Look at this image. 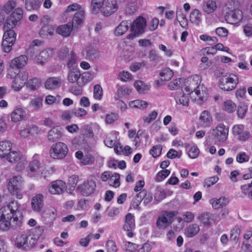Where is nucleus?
<instances>
[{"label":"nucleus","instance_id":"nucleus-1","mask_svg":"<svg viewBox=\"0 0 252 252\" xmlns=\"http://www.w3.org/2000/svg\"><path fill=\"white\" fill-rule=\"evenodd\" d=\"M19 204L13 200L0 209V230L7 231L10 227L20 226L22 224V214Z\"/></svg>","mask_w":252,"mask_h":252},{"label":"nucleus","instance_id":"nucleus-2","mask_svg":"<svg viewBox=\"0 0 252 252\" xmlns=\"http://www.w3.org/2000/svg\"><path fill=\"white\" fill-rule=\"evenodd\" d=\"M190 83L189 86H186L185 90L191 94V97L198 104H201L206 99V93L203 86L200 85L201 82L200 76L195 74L190 78Z\"/></svg>","mask_w":252,"mask_h":252},{"label":"nucleus","instance_id":"nucleus-3","mask_svg":"<svg viewBox=\"0 0 252 252\" xmlns=\"http://www.w3.org/2000/svg\"><path fill=\"white\" fill-rule=\"evenodd\" d=\"M23 179L20 176H15L9 179L7 189L13 195H15L17 199L22 198L23 195L21 191L23 188Z\"/></svg>","mask_w":252,"mask_h":252},{"label":"nucleus","instance_id":"nucleus-4","mask_svg":"<svg viewBox=\"0 0 252 252\" xmlns=\"http://www.w3.org/2000/svg\"><path fill=\"white\" fill-rule=\"evenodd\" d=\"M238 82L239 78L236 74L226 73L220 78L219 86L222 90L231 91L236 87Z\"/></svg>","mask_w":252,"mask_h":252},{"label":"nucleus","instance_id":"nucleus-5","mask_svg":"<svg viewBox=\"0 0 252 252\" xmlns=\"http://www.w3.org/2000/svg\"><path fill=\"white\" fill-rule=\"evenodd\" d=\"M68 148L67 146L62 142H57L51 147L49 154L50 157L55 159H63L67 155Z\"/></svg>","mask_w":252,"mask_h":252},{"label":"nucleus","instance_id":"nucleus-6","mask_svg":"<svg viewBox=\"0 0 252 252\" xmlns=\"http://www.w3.org/2000/svg\"><path fill=\"white\" fill-rule=\"evenodd\" d=\"M175 211H165L162 213L157 221V226L159 229H164L172 222L173 217L177 215Z\"/></svg>","mask_w":252,"mask_h":252},{"label":"nucleus","instance_id":"nucleus-7","mask_svg":"<svg viewBox=\"0 0 252 252\" xmlns=\"http://www.w3.org/2000/svg\"><path fill=\"white\" fill-rule=\"evenodd\" d=\"M5 32L3 36L2 47L3 51L6 53L9 52L14 45L16 39V33L13 30H4Z\"/></svg>","mask_w":252,"mask_h":252},{"label":"nucleus","instance_id":"nucleus-8","mask_svg":"<svg viewBox=\"0 0 252 252\" xmlns=\"http://www.w3.org/2000/svg\"><path fill=\"white\" fill-rule=\"evenodd\" d=\"M5 159L10 163H17V171L22 170L26 162V158L22 154L16 151H11Z\"/></svg>","mask_w":252,"mask_h":252},{"label":"nucleus","instance_id":"nucleus-9","mask_svg":"<svg viewBox=\"0 0 252 252\" xmlns=\"http://www.w3.org/2000/svg\"><path fill=\"white\" fill-rule=\"evenodd\" d=\"M212 135L214 139L220 142H223L227 139L229 128L223 124H220L212 130Z\"/></svg>","mask_w":252,"mask_h":252},{"label":"nucleus","instance_id":"nucleus-10","mask_svg":"<svg viewBox=\"0 0 252 252\" xmlns=\"http://www.w3.org/2000/svg\"><path fill=\"white\" fill-rule=\"evenodd\" d=\"M28 62V58L26 55H22L12 60L10 63V68L8 70V75L10 78L14 77L12 74L14 69H17V71L19 69L22 68L25 66Z\"/></svg>","mask_w":252,"mask_h":252},{"label":"nucleus","instance_id":"nucleus-11","mask_svg":"<svg viewBox=\"0 0 252 252\" xmlns=\"http://www.w3.org/2000/svg\"><path fill=\"white\" fill-rule=\"evenodd\" d=\"M130 31L136 34H141L145 32L147 21L142 16H138L132 23L131 22Z\"/></svg>","mask_w":252,"mask_h":252},{"label":"nucleus","instance_id":"nucleus-12","mask_svg":"<svg viewBox=\"0 0 252 252\" xmlns=\"http://www.w3.org/2000/svg\"><path fill=\"white\" fill-rule=\"evenodd\" d=\"M96 185L94 180H89L79 185L77 189L84 196H89L94 193L95 190Z\"/></svg>","mask_w":252,"mask_h":252},{"label":"nucleus","instance_id":"nucleus-13","mask_svg":"<svg viewBox=\"0 0 252 252\" xmlns=\"http://www.w3.org/2000/svg\"><path fill=\"white\" fill-rule=\"evenodd\" d=\"M28 73L26 71L19 72L14 76L12 82L11 87L16 91L20 90L25 85L28 79Z\"/></svg>","mask_w":252,"mask_h":252},{"label":"nucleus","instance_id":"nucleus-14","mask_svg":"<svg viewBox=\"0 0 252 252\" xmlns=\"http://www.w3.org/2000/svg\"><path fill=\"white\" fill-rule=\"evenodd\" d=\"M65 188V183L62 180H57L50 183L48 190L52 194H60L64 191Z\"/></svg>","mask_w":252,"mask_h":252},{"label":"nucleus","instance_id":"nucleus-15","mask_svg":"<svg viewBox=\"0 0 252 252\" xmlns=\"http://www.w3.org/2000/svg\"><path fill=\"white\" fill-rule=\"evenodd\" d=\"M118 8L116 0H105L101 13L104 16H109L116 12Z\"/></svg>","mask_w":252,"mask_h":252},{"label":"nucleus","instance_id":"nucleus-16","mask_svg":"<svg viewBox=\"0 0 252 252\" xmlns=\"http://www.w3.org/2000/svg\"><path fill=\"white\" fill-rule=\"evenodd\" d=\"M243 18L242 11L239 9H235L227 12L225 15V20L227 23L231 24H237Z\"/></svg>","mask_w":252,"mask_h":252},{"label":"nucleus","instance_id":"nucleus-17","mask_svg":"<svg viewBox=\"0 0 252 252\" xmlns=\"http://www.w3.org/2000/svg\"><path fill=\"white\" fill-rule=\"evenodd\" d=\"M38 155L35 154L29 163L27 168L28 175L31 177H34L35 173L41 168V164L38 160Z\"/></svg>","mask_w":252,"mask_h":252},{"label":"nucleus","instance_id":"nucleus-18","mask_svg":"<svg viewBox=\"0 0 252 252\" xmlns=\"http://www.w3.org/2000/svg\"><path fill=\"white\" fill-rule=\"evenodd\" d=\"M135 204H133V207L137 209L141 202L143 200L144 205H147L153 200L152 195L150 193H147L146 190H143L140 191L136 196Z\"/></svg>","mask_w":252,"mask_h":252},{"label":"nucleus","instance_id":"nucleus-19","mask_svg":"<svg viewBox=\"0 0 252 252\" xmlns=\"http://www.w3.org/2000/svg\"><path fill=\"white\" fill-rule=\"evenodd\" d=\"M63 136V129L62 127L54 126L48 132L47 138L48 141L54 142L61 139Z\"/></svg>","mask_w":252,"mask_h":252},{"label":"nucleus","instance_id":"nucleus-20","mask_svg":"<svg viewBox=\"0 0 252 252\" xmlns=\"http://www.w3.org/2000/svg\"><path fill=\"white\" fill-rule=\"evenodd\" d=\"M62 82L60 77H50L45 81L44 86L47 90H53L60 88Z\"/></svg>","mask_w":252,"mask_h":252},{"label":"nucleus","instance_id":"nucleus-21","mask_svg":"<svg viewBox=\"0 0 252 252\" xmlns=\"http://www.w3.org/2000/svg\"><path fill=\"white\" fill-rule=\"evenodd\" d=\"M218 8L217 1L215 0H204L202 4V11L206 14L213 13Z\"/></svg>","mask_w":252,"mask_h":252},{"label":"nucleus","instance_id":"nucleus-22","mask_svg":"<svg viewBox=\"0 0 252 252\" xmlns=\"http://www.w3.org/2000/svg\"><path fill=\"white\" fill-rule=\"evenodd\" d=\"M12 149V144L9 140L0 141V158H5Z\"/></svg>","mask_w":252,"mask_h":252},{"label":"nucleus","instance_id":"nucleus-23","mask_svg":"<svg viewBox=\"0 0 252 252\" xmlns=\"http://www.w3.org/2000/svg\"><path fill=\"white\" fill-rule=\"evenodd\" d=\"M52 55V50L50 49H45L41 51L36 56V62L38 64H43L49 61Z\"/></svg>","mask_w":252,"mask_h":252},{"label":"nucleus","instance_id":"nucleus-24","mask_svg":"<svg viewBox=\"0 0 252 252\" xmlns=\"http://www.w3.org/2000/svg\"><path fill=\"white\" fill-rule=\"evenodd\" d=\"M197 219L205 226H209L216 221L215 216L210 213H205L197 217Z\"/></svg>","mask_w":252,"mask_h":252},{"label":"nucleus","instance_id":"nucleus-25","mask_svg":"<svg viewBox=\"0 0 252 252\" xmlns=\"http://www.w3.org/2000/svg\"><path fill=\"white\" fill-rule=\"evenodd\" d=\"M26 116L25 110L21 107L16 108L11 113L10 118L11 121L18 122L22 121Z\"/></svg>","mask_w":252,"mask_h":252},{"label":"nucleus","instance_id":"nucleus-26","mask_svg":"<svg viewBox=\"0 0 252 252\" xmlns=\"http://www.w3.org/2000/svg\"><path fill=\"white\" fill-rule=\"evenodd\" d=\"M209 202L212 205V207L214 209H218L227 205L229 202V200L227 198L224 196H221L219 198H212L210 200Z\"/></svg>","mask_w":252,"mask_h":252},{"label":"nucleus","instance_id":"nucleus-27","mask_svg":"<svg viewBox=\"0 0 252 252\" xmlns=\"http://www.w3.org/2000/svg\"><path fill=\"white\" fill-rule=\"evenodd\" d=\"M73 27L72 23H68L59 26L56 29V32L63 36L68 37L72 31Z\"/></svg>","mask_w":252,"mask_h":252},{"label":"nucleus","instance_id":"nucleus-28","mask_svg":"<svg viewBox=\"0 0 252 252\" xmlns=\"http://www.w3.org/2000/svg\"><path fill=\"white\" fill-rule=\"evenodd\" d=\"M43 196L38 194L34 196L32 201V206L33 210L38 212L43 207Z\"/></svg>","mask_w":252,"mask_h":252},{"label":"nucleus","instance_id":"nucleus-29","mask_svg":"<svg viewBox=\"0 0 252 252\" xmlns=\"http://www.w3.org/2000/svg\"><path fill=\"white\" fill-rule=\"evenodd\" d=\"M130 25V21H123L116 28L115 34L116 36L123 35L127 31Z\"/></svg>","mask_w":252,"mask_h":252},{"label":"nucleus","instance_id":"nucleus-30","mask_svg":"<svg viewBox=\"0 0 252 252\" xmlns=\"http://www.w3.org/2000/svg\"><path fill=\"white\" fill-rule=\"evenodd\" d=\"M119 133L112 131L105 138L104 142L105 145L109 148L113 147L116 143Z\"/></svg>","mask_w":252,"mask_h":252},{"label":"nucleus","instance_id":"nucleus-31","mask_svg":"<svg viewBox=\"0 0 252 252\" xmlns=\"http://www.w3.org/2000/svg\"><path fill=\"white\" fill-rule=\"evenodd\" d=\"M199 121L201 126L208 127L211 125L212 122V118L208 111H203L200 114Z\"/></svg>","mask_w":252,"mask_h":252},{"label":"nucleus","instance_id":"nucleus-32","mask_svg":"<svg viewBox=\"0 0 252 252\" xmlns=\"http://www.w3.org/2000/svg\"><path fill=\"white\" fill-rule=\"evenodd\" d=\"M131 89L126 86H118L115 98L116 99L118 100L128 95L131 93Z\"/></svg>","mask_w":252,"mask_h":252},{"label":"nucleus","instance_id":"nucleus-33","mask_svg":"<svg viewBox=\"0 0 252 252\" xmlns=\"http://www.w3.org/2000/svg\"><path fill=\"white\" fill-rule=\"evenodd\" d=\"M175 99L177 104H182L183 106H188L189 105V98L188 94H186L181 91L176 93Z\"/></svg>","mask_w":252,"mask_h":252},{"label":"nucleus","instance_id":"nucleus-34","mask_svg":"<svg viewBox=\"0 0 252 252\" xmlns=\"http://www.w3.org/2000/svg\"><path fill=\"white\" fill-rule=\"evenodd\" d=\"M15 244L19 248H23L26 249L27 247H29L28 243V236L25 234H21L17 236Z\"/></svg>","mask_w":252,"mask_h":252},{"label":"nucleus","instance_id":"nucleus-35","mask_svg":"<svg viewBox=\"0 0 252 252\" xmlns=\"http://www.w3.org/2000/svg\"><path fill=\"white\" fill-rule=\"evenodd\" d=\"M42 0H26L25 8L28 11L37 10L40 7Z\"/></svg>","mask_w":252,"mask_h":252},{"label":"nucleus","instance_id":"nucleus-36","mask_svg":"<svg viewBox=\"0 0 252 252\" xmlns=\"http://www.w3.org/2000/svg\"><path fill=\"white\" fill-rule=\"evenodd\" d=\"M135 228L134 217L130 213L127 214L125 217V223L124 225L125 230H132Z\"/></svg>","mask_w":252,"mask_h":252},{"label":"nucleus","instance_id":"nucleus-37","mask_svg":"<svg viewBox=\"0 0 252 252\" xmlns=\"http://www.w3.org/2000/svg\"><path fill=\"white\" fill-rule=\"evenodd\" d=\"M105 0H92L91 10L93 13L101 12Z\"/></svg>","mask_w":252,"mask_h":252},{"label":"nucleus","instance_id":"nucleus-38","mask_svg":"<svg viewBox=\"0 0 252 252\" xmlns=\"http://www.w3.org/2000/svg\"><path fill=\"white\" fill-rule=\"evenodd\" d=\"M80 75L78 68L70 69L68 73L67 79L69 83H74L78 81Z\"/></svg>","mask_w":252,"mask_h":252},{"label":"nucleus","instance_id":"nucleus-39","mask_svg":"<svg viewBox=\"0 0 252 252\" xmlns=\"http://www.w3.org/2000/svg\"><path fill=\"white\" fill-rule=\"evenodd\" d=\"M199 230L200 228L197 224H191L186 228L185 234L188 237H192L196 235Z\"/></svg>","mask_w":252,"mask_h":252},{"label":"nucleus","instance_id":"nucleus-40","mask_svg":"<svg viewBox=\"0 0 252 252\" xmlns=\"http://www.w3.org/2000/svg\"><path fill=\"white\" fill-rule=\"evenodd\" d=\"M129 106L132 108L145 109L148 106V103L145 101L136 99L129 102Z\"/></svg>","mask_w":252,"mask_h":252},{"label":"nucleus","instance_id":"nucleus-41","mask_svg":"<svg viewBox=\"0 0 252 252\" xmlns=\"http://www.w3.org/2000/svg\"><path fill=\"white\" fill-rule=\"evenodd\" d=\"M201 16L202 14L201 12L199 10L195 9L190 14V21L191 23L198 25L201 22Z\"/></svg>","mask_w":252,"mask_h":252},{"label":"nucleus","instance_id":"nucleus-42","mask_svg":"<svg viewBox=\"0 0 252 252\" xmlns=\"http://www.w3.org/2000/svg\"><path fill=\"white\" fill-rule=\"evenodd\" d=\"M76 55L71 51L70 53V56L68 58L67 67L70 69L78 68Z\"/></svg>","mask_w":252,"mask_h":252},{"label":"nucleus","instance_id":"nucleus-43","mask_svg":"<svg viewBox=\"0 0 252 252\" xmlns=\"http://www.w3.org/2000/svg\"><path fill=\"white\" fill-rule=\"evenodd\" d=\"M86 58L88 59L94 60L99 57L98 51L92 47H88L86 49Z\"/></svg>","mask_w":252,"mask_h":252},{"label":"nucleus","instance_id":"nucleus-44","mask_svg":"<svg viewBox=\"0 0 252 252\" xmlns=\"http://www.w3.org/2000/svg\"><path fill=\"white\" fill-rule=\"evenodd\" d=\"M55 29L52 25H45L42 27L39 32L40 35L46 36L54 34Z\"/></svg>","mask_w":252,"mask_h":252},{"label":"nucleus","instance_id":"nucleus-45","mask_svg":"<svg viewBox=\"0 0 252 252\" xmlns=\"http://www.w3.org/2000/svg\"><path fill=\"white\" fill-rule=\"evenodd\" d=\"M84 10H80V11H78L74 15L73 19L72 22L71 23H72L73 26L74 25L75 26L76 25H79L82 23L83 21V18H84Z\"/></svg>","mask_w":252,"mask_h":252},{"label":"nucleus","instance_id":"nucleus-46","mask_svg":"<svg viewBox=\"0 0 252 252\" xmlns=\"http://www.w3.org/2000/svg\"><path fill=\"white\" fill-rule=\"evenodd\" d=\"M159 75L161 80L168 81L173 77V72L170 68H165L160 71Z\"/></svg>","mask_w":252,"mask_h":252},{"label":"nucleus","instance_id":"nucleus-47","mask_svg":"<svg viewBox=\"0 0 252 252\" xmlns=\"http://www.w3.org/2000/svg\"><path fill=\"white\" fill-rule=\"evenodd\" d=\"M236 105L231 100H227L223 102V109L229 113H232L235 111Z\"/></svg>","mask_w":252,"mask_h":252},{"label":"nucleus","instance_id":"nucleus-48","mask_svg":"<svg viewBox=\"0 0 252 252\" xmlns=\"http://www.w3.org/2000/svg\"><path fill=\"white\" fill-rule=\"evenodd\" d=\"M69 49L66 46L61 47L58 50L57 54L60 60H66L70 56Z\"/></svg>","mask_w":252,"mask_h":252},{"label":"nucleus","instance_id":"nucleus-49","mask_svg":"<svg viewBox=\"0 0 252 252\" xmlns=\"http://www.w3.org/2000/svg\"><path fill=\"white\" fill-rule=\"evenodd\" d=\"M17 24V22L15 19L9 16L4 24L3 30H12V29L15 27Z\"/></svg>","mask_w":252,"mask_h":252},{"label":"nucleus","instance_id":"nucleus-50","mask_svg":"<svg viewBox=\"0 0 252 252\" xmlns=\"http://www.w3.org/2000/svg\"><path fill=\"white\" fill-rule=\"evenodd\" d=\"M16 6V1L13 0H10L7 1L3 5L2 11L6 14L11 12Z\"/></svg>","mask_w":252,"mask_h":252},{"label":"nucleus","instance_id":"nucleus-51","mask_svg":"<svg viewBox=\"0 0 252 252\" xmlns=\"http://www.w3.org/2000/svg\"><path fill=\"white\" fill-rule=\"evenodd\" d=\"M158 115V111L154 110L149 113L147 116H144L143 120L144 123L149 124L157 119Z\"/></svg>","mask_w":252,"mask_h":252},{"label":"nucleus","instance_id":"nucleus-52","mask_svg":"<svg viewBox=\"0 0 252 252\" xmlns=\"http://www.w3.org/2000/svg\"><path fill=\"white\" fill-rule=\"evenodd\" d=\"M41 82L40 80L36 78H34L29 80L27 84V86L31 90H36L40 86Z\"/></svg>","mask_w":252,"mask_h":252},{"label":"nucleus","instance_id":"nucleus-53","mask_svg":"<svg viewBox=\"0 0 252 252\" xmlns=\"http://www.w3.org/2000/svg\"><path fill=\"white\" fill-rule=\"evenodd\" d=\"M110 186L115 188H118L120 186V175L118 173H115L111 175L109 180Z\"/></svg>","mask_w":252,"mask_h":252},{"label":"nucleus","instance_id":"nucleus-54","mask_svg":"<svg viewBox=\"0 0 252 252\" xmlns=\"http://www.w3.org/2000/svg\"><path fill=\"white\" fill-rule=\"evenodd\" d=\"M123 247V250L126 252H133L137 249L138 245L131 242H125Z\"/></svg>","mask_w":252,"mask_h":252},{"label":"nucleus","instance_id":"nucleus-55","mask_svg":"<svg viewBox=\"0 0 252 252\" xmlns=\"http://www.w3.org/2000/svg\"><path fill=\"white\" fill-rule=\"evenodd\" d=\"M240 232L241 229L240 226H235L230 231V240L233 241H237L239 239Z\"/></svg>","mask_w":252,"mask_h":252},{"label":"nucleus","instance_id":"nucleus-56","mask_svg":"<svg viewBox=\"0 0 252 252\" xmlns=\"http://www.w3.org/2000/svg\"><path fill=\"white\" fill-rule=\"evenodd\" d=\"M103 96V91L100 85L97 84L94 88V97L97 100H101Z\"/></svg>","mask_w":252,"mask_h":252},{"label":"nucleus","instance_id":"nucleus-57","mask_svg":"<svg viewBox=\"0 0 252 252\" xmlns=\"http://www.w3.org/2000/svg\"><path fill=\"white\" fill-rule=\"evenodd\" d=\"M118 78L123 82H126L132 80V76L129 72L122 71L119 73Z\"/></svg>","mask_w":252,"mask_h":252},{"label":"nucleus","instance_id":"nucleus-58","mask_svg":"<svg viewBox=\"0 0 252 252\" xmlns=\"http://www.w3.org/2000/svg\"><path fill=\"white\" fill-rule=\"evenodd\" d=\"M162 146L160 145H156L153 146L150 150V154L154 158H157L161 154Z\"/></svg>","mask_w":252,"mask_h":252},{"label":"nucleus","instance_id":"nucleus-59","mask_svg":"<svg viewBox=\"0 0 252 252\" xmlns=\"http://www.w3.org/2000/svg\"><path fill=\"white\" fill-rule=\"evenodd\" d=\"M23 9L21 8H17L12 12L9 16L12 17V18L15 19L17 22L21 20L23 17Z\"/></svg>","mask_w":252,"mask_h":252},{"label":"nucleus","instance_id":"nucleus-60","mask_svg":"<svg viewBox=\"0 0 252 252\" xmlns=\"http://www.w3.org/2000/svg\"><path fill=\"white\" fill-rule=\"evenodd\" d=\"M43 99L41 97H36L32 99L30 102V104L34 109H39L42 105Z\"/></svg>","mask_w":252,"mask_h":252},{"label":"nucleus","instance_id":"nucleus-61","mask_svg":"<svg viewBox=\"0 0 252 252\" xmlns=\"http://www.w3.org/2000/svg\"><path fill=\"white\" fill-rule=\"evenodd\" d=\"M134 85L137 91L140 93H143L146 90L149 89V87L148 86H146L141 81H136Z\"/></svg>","mask_w":252,"mask_h":252},{"label":"nucleus","instance_id":"nucleus-62","mask_svg":"<svg viewBox=\"0 0 252 252\" xmlns=\"http://www.w3.org/2000/svg\"><path fill=\"white\" fill-rule=\"evenodd\" d=\"M199 154V150L196 146L193 145L191 146L188 152V155L191 158H196Z\"/></svg>","mask_w":252,"mask_h":252},{"label":"nucleus","instance_id":"nucleus-63","mask_svg":"<svg viewBox=\"0 0 252 252\" xmlns=\"http://www.w3.org/2000/svg\"><path fill=\"white\" fill-rule=\"evenodd\" d=\"M106 247L108 252H116L118 250L116 243L111 240L107 242Z\"/></svg>","mask_w":252,"mask_h":252},{"label":"nucleus","instance_id":"nucleus-64","mask_svg":"<svg viewBox=\"0 0 252 252\" xmlns=\"http://www.w3.org/2000/svg\"><path fill=\"white\" fill-rule=\"evenodd\" d=\"M249 158V156L244 152H240L236 156V161L239 163L247 162Z\"/></svg>","mask_w":252,"mask_h":252}]
</instances>
